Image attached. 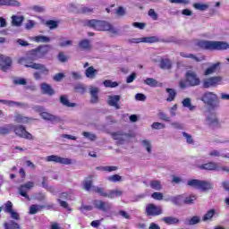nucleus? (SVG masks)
<instances>
[{"mask_svg": "<svg viewBox=\"0 0 229 229\" xmlns=\"http://www.w3.org/2000/svg\"><path fill=\"white\" fill-rule=\"evenodd\" d=\"M152 130H164L165 128V124L160 122H154L151 124Z\"/></svg>", "mask_w": 229, "mask_h": 229, "instance_id": "nucleus-50", "label": "nucleus"}, {"mask_svg": "<svg viewBox=\"0 0 229 229\" xmlns=\"http://www.w3.org/2000/svg\"><path fill=\"white\" fill-rule=\"evenodd\" d=\"M153 199H157V201H162L164 199V194L162 192H154L151 195Z\"/></svg>", "mask_w": 229, "mask_h": 229, "instance_id": "nucleus-57", "label": "nucleus"}, {"mask_svg": "<svg viewBox=\"0 0 229 229\" xmlns=\"http://www.w3.org/2000/svg\"><path fill=\"white\" fill-rule=\"evenodd\" d=\"M4 105H7V106H24V104L21 102H15L13 100H4L3 101Z\"/></svg>", "mask_w": 229, "mask_h": 229, "instance_id": "nucleus-48", "label": "nucleus"}, {"mask_svg": "<svg viewBox=\"0 0 229 229\" xmlns=\"http://www.w3.org/2000/svg\"><path fill=\"white\" fill-rule=\"evenodd\" d=\"M164 223L166 225H176V223H179L180 221L176 217L173 216H166L163 218Z\"/></svg>", "mask_w": 229, "mask_h": 229, "instance_id": "nucleus-44", "label": "nucleus"}, {"mask_svg": "<svg viewBox=\"0 0 229 229\" xmlns=\"http://www.w3.org/2000/svg\"><path fill=\"white\" fill-rule=\"evenodd\" d=\"M119 167L114 165H106V166H98V171H106V173H114V171H117Z\"/></svg>", "mask_w": 229, "mask_h": 229, "instance_id": "nucleus-33", "label": "nucleus"}, {"mask_svg": "<svg viewBox=\"0 0 229 229\" xmlns=\"http://www.w3.org/2000/svg\"><path fill=\"white\" fill-rule=\"evenodd\" d=\"M160 39L157 37L151 36V37H145L141 38H132L131 42L132 44H139L140 42L146 43V44H155L157 42H159Z\"/></svg>", "mask_w": 229, "mask_h": 229, "instance_id": "nucleus-13", "label": "nucleus"}, {"mask_svg": "<svg viewBox=\"0 0 229 229\" xmlns=\"http://www.w3.org/2000/svg\"><path fill=\"white\" fill-rule=\"evenodd\" d=\"M186 83H188L189 87H198L200 85L201 80L198 77V74L195 72L188 71L185 74Z\"/></svg>", "mask_w": 229, "mask_h": 229, "instance_id": "nucleus-7", "label": "nucleus"}, {"mask_svg": "<svg viewBox=\"0 0 229 229\" xmlns=\"http://www.w3.org/2000/svg\"><path fill=\"white\" fill-rule=\"evenodd\" d=\"M107 180H108L109 182H121L122 177H121V175H119V174H114V175L109 176V177L107 178Z\"/></svg>", "mask_w": 229, "mask_h": 229, "instance_id": "nucleus-60", "label": "nucleus"}, {"mask_svg": "<svg viewBox=\"0 0 229 229\" xmlns=\"http://www.w3.org/2000/svg\"><path fill=\"white\" fill-rule=\"evenodd\" d=\"M83 137H85L86 139H89V140H96V139H98V137L96 136V134L89 132V131H84L82 132Z\"/></svg>", "mask_w": 229, "mask_h": 229, "instance_id": "nucleus-53", "label": "nucleus"}, {"mask_svg": "<svg viewBox=\"0 0 229 229\" xmlns=\"http://www.w3.org/2000/svg\"><path fill=\"white\" fill-rule=\"evenodd\" d=\"M33 187H35V182H27L26 183L21 184V185L19 186L18 192L23 198L28 199V201H30V196L28 195V192H30V191H31V189H33Z\"/></svg>", "mask_w": 229, "mask_h": 229, "instance_id": "nucleus-8", "label": "nucleus"}, {"mask_svg": "<svg viewBox=\"0 0 229 229\" xmlns=\"http://www.w3.org/2000/svg\"><path fill=\"white\" fill-rule=\"evenodd\" d=\"M166 92L168 94V98H166V101H168V103H171V101H174L176 98V90L171 88H167Z\"/></svg>", "mask_w": 229, "mask_h": 229, "instance_id": "nucleus-34", "label": "nucleus"}, {"mask_svg": "<svg viewBox=\"0 0 229 229\" xmlns=\"http://www.w3.org/2000/svg\"><path fill=\"white\" fill-rule=\"evenodd\" d=\"M14 85H27L28 81L26 79L20 78L13 81Z\"/></svg>", "mask_w": 229, "mask_h": 229, "instance_id": "nucleus-61", "label": "nucleus"}, {"mask_svg": "<svg viewBox=\"0 0 229 229\" xmlns=\"http://www.w3.org/2000/svg\"><path fill=\"white\" fill-rule=\"evenodd\" d=\"M180 56H182V58H191L195 62H205V60H207V56L205 55H200L199 57H198L194 54H187L185 52H181Z\"/></svg>", "mask_w": 229, "mask_h": 229, "instance_id": "nucleus-16", "label": "nucleus"}, {"mask_svg": "<svg viewBox=\"0 0 229 229\" xmlns=\"http://www.w3.org/2000/svg\"><path fill=\"white\" fill-rule=\"evenodd\" d=\"M42 208H44V206L31 205L30 208V214L31 215L37 214V212H39V210H42Z\"/></svg>", "mask_w": 229, "mask_h": 229, "instance_id": "nucleus-49", "label": "nucleus"}, {"mask_svg": "<svg viewBox=\"0 0 229 229\" xmlns=\"http://www.w3.org/2000/svg\"><path fill=\"white\" fill-rule=\"evenodd\" d=\"M26 30H33L35 28V21L29 20L25 24Z\"/></svg>", "mask_w": 229, "mask_h": 229, "instance_id": "nucleus-63", "label": "nucleus"}, {"mask_svg": "<svg viewBox=\"0 0 229 229\" xmlns=\"http://www.w3.org/2000/svg\"><path fill=\"white\" fill-rule=\"evenodd\" d=\"M92 12H94V9L84 6L79 9L78 13H92Z\"/></svg>", "mask_w": 229, "mask_h": 229, "instance_id": "nucleus-58", "label": "nucleus"}, {"mask_svg": "<svg viewBox=\"0 0 229 229\" xmlns=\"http://www.w3.org/2000/svg\"><path fill=\"white\" fill-rule=\"evenodd\" d=\"M98 93H99V89L98 88H93L90 89V94H91L90 103H92L93 105H95L99 101V97L98 96Z\"/></svg>", "mask_w": 229, "mask_h": 229, "instance_id": "nucleus-26", "label": "nucleus"}, {"mask_svg": "<svg viewBox=\"0 0 229 229\" xmlns=\"http://www.w3.org/2000/svg\"><path fill=\"white\" fill-rule=\"evenodd\" d=\"M182 106H184V108H189V110L192 111V110H196V106H192V100L189 98H186L182 100Z\"/></svg>", "mask_w": 229, "mask_h": 229, "instance_id": "nucleus-32", "label": "nucleus"}, {"mask_svg": "<svg viewBox=\"0 0 229 229\" xmlns=\"http://www.w3.org/2000/svg\"><path fill=\"white\" fill-rule=\"evenodd\" d=\"M119 101H121V96L114 95L110 96L108 100L109 106H114L116 110H119L121 106H119Z\"/></svg>", "mask_w": 229, "mask_h": 229, "instance_id": "nucleus-17", "label": "nucleus"}, {"mask_svg": "<svg viewBox=\"0 0 229 229\" xmlns=\"http://www.w3.org/2000/svg\"><path fill=\"white\" fill-rule=\"evenodd\" d=\"M184 203H186L187 205H192V203H194V201H196V196L194 195H190L188 197H186L183 199Z\"/></svg>", "mask_w": 229, "mask_h": 229, "instance_id": "nucleus-55", "label": "nucleus"}, {"mask_svg": "<svg viewBox=\"0 0 229 229\" xmlns=\"http://www.w3.org/2000/svg\"><path fill=\"white\" fill-rule=\"evenodd\" d=\"M31 10H33V12H36V13H42L45 12L46 9L40 5H33L31 7Z\"/></svg>", "mask_w": 229, "mask_h": 229, "instance_id": "nucleus-59", "label": "nucleus"}, {"mask_svg": "<svg viewBox=\"0 0 229 229\" xmlns=\"http://www.w3.org/2000/svg\"><path fill=\"white\" fill-rule=\"evenodd\" d=\"M216 214V210L214 209H210L209 211H208L204 216H203V221H208L210 219H212V217H214V215Z\"/></svg>", "mask_w": 229, "mask_h": 229, "instance_id": "nucleus-51", "label": "nucleus"}, {"mask_svg": "<svg viewBox=\"0 0 229 229\" xmlns=\"http://www.w3.org/2000/svg\"><path fill=\"white\" fill-rule=\"evenodd\" d=\"M47 162H55V164H63L64 165H71L72 160L67 157H62L56 155L48 156L46 157Z\"/></svg>", "mask_w": 229, "mask_h": 229, "instance_id": "nucleus-11", "label": "nucleus"}, {"mask_svg": "<svg viewBox=\"0 0 229 229\" xmlns=\"http://www.w3.org/2000/svg\"><path fill=\"white\" fill-rule=\"evenodd\" d=\"M149 187L154 191H162V182L158 180H152L149 182Z\"/></svg>", "mask_w": 229, "mask_h": 229, "instance_id": "nucleus-30", "label": "nucleus"}, {"mask_svg": "<svg viewBox=\"0 0 229 229\" xmlns=\"http://www.w3.org/2000/svg\"><path fill=\"white\" fill-rule=\"evenodd\" d=\"M93 206L98 210H101L102 212H110L112 210V203L108 201H103L101 199H95L93 201Z\"/></svg>", "mask_w": 229, "mask_h": 229, "instance_id": "nucleus-10", "label": "nucleus"}, {"mask_svg": "<svg viewBox=\"0 0 229 229\" xmlns=\"http://www.w3.org/2000/svg\"><path fill=\"white\" fill-rule=\"evenodd\" d=\"M200 169H206L207 171H227L229 172V168L226 166L219 167L217 164L214 162L206 163L200 165Z\"/></svg>", "mask_w": 229, "mask_h": 229, "instance_id": "nucleus-12", "label": "nucleus"}, {"mask_svg": "<svg viewBox=\"0 0 229 229\" xmlns=\"http://www.w3.org/2000/svg\"><path fill=\"white\" fill-rule=\"evenodd\" d=\"M4 226L5 229H20L21 228L19 224L15 223L13 220H11L10 222H5Z\"/></svg>", "mask_w": 229, "mask_h": 229, "instance_id": "nucleus-38", "label": "nucleus"}, {"mask_svg": "<svg viewBox=\"0 0 229 229\" xmlns=\"http://www.w3.org/2000/svg\"><path fill=\"white\" fill-rule=\"evenodd\" d=\"M40 116L42 117V119H44L45 121H51L52 123L55 121H58V117L47 113V112H42L40 114Z\"/></svg>", "mask_w": 229, "mask_h": 229, "instance_id": "nucleus-28", "label": "nucleus"}, {"mask_svg": "<svg viewBox=\"0 0 229 229\" xmlns=\"http://www.w3.org/2000/svg\"><path fill=\"white\" fill-rule=\"evenodd\" d=\"M148 216H160L162 214V208L155 206V204H148L146 208Z\"/></svg>", "mask_w": 229, "mask_h": 229, "instance_id": "nucleus-15", "label": "nucleus"}, {"mask_svg": "<svg viewBox=\"0 0 229 229\" xmlns=\"http://www.w3.org/2000/svg\"><path fill=\"white\" fill-rule=\"evenodd\" d=\"M31 121H33V118L26 117L22 114H17L15 116V122L21 124H29Z\"/></svg>", "mask_w": 229, "mask_h": 229, "instance_id": "nucleus-24", "label": "nucleus"}, {"mask_svg": "<svg viewBox=\"0 0 229 229\" xmlns=\"http://www.w3.org/2000/svg\"><path fill=\"white\" fill-rule=\"evenodd\" d=\"M182 199H184L183 195H178V196H175V197H171L169 199V201L174 203V205H180V203H182Z\"/></svg>", "mask_w": 229, "mask_h": 229, "instance_id": "nucleus-46", "label": "nucleus"}, {"mask_svg": "<svg viewBox=\"0 0 229 229\" xmlns=\"http://www.w3.org/2000/svg\"><path fill=\"white\" fill-rule=\"evenodd\" d=\"M45 26H47L49 30H56V28H58V21L55 20H48L45 22Z\"/></svg>", "mask_w": 229, "mask_h": 229, "instance_id": "nucleus-42", "label": "nucleus"}, {"mask_svg": "<svg viewBox=\"0 0 229 229\" xmlns=\"http://www.w3.org/2000/svg\"><path fill=\"white\" fill-rule=\"evenodd\" d=\"M0 6H21V2L16 0H0Z\"/></svg>", "mask_w": 229, "mask_h": 229, "instance_id": "nucleus-25", "label": "nucleus"}, {"mask_svg": "<svg viewBox=\"0 0 229 229\" xmlns=\"http://www.w3.org/2000/svg\"><path fill=\"white\" fill-rule=\"evenodd\" d=\"M83 187L85 191H92L93 187L96 186H92V180H85L83 182Z\"/></svg>", "mask_w": 229, "mask_h": 229, "instance_id": "nucleus-52", "label": "nucleus"}, {"mask_svg": "<svg viewBox=\"0 0 229 229\" xmlns=\"http://www.w3.org/2000/svg\"><path fill=\"white\" fill-rule=\"evenodd\" d=\"M92 191L102 198H108V190H105V188L95 186L92 188Z\"/></svg>", "mask_w": 229, "mask_h": 229, "instance_id": "nucleus-27", "label": "nucleus"}, {"mask_svg": "<svg viewBox=\"0 0 229 229\" xmlns=\"http://www.w3.org/2000/svg\"><path fill=\"white\" fill-rule=\"evenodd\" d=\"M12 130H13V125L12 124L0 127V135H8Z\"/></svg>", "mask_w": 229, "mask_h": 229, "instance_id": "nucleus-36", "label": "nucleus"}, {"mask_svg": "<svg viewBox=\"0 0 229 229\" xmlns=\"http://www.w3.org/2000/svg\"><path fill=\"white\" fill-rule=\"evenodd\" d=\"M201 101L208 105L209 110H216L219 107V98L214 92L208 91L201 97Z\"/></svg>", "mask_w": 229, "mask_h": 229, "instance_id": "nucleus-4", "label": "nucleus"}, {"mask_svg": "<svg viewBox=\"0 0 229 229\" xmlns=\"http://www.w3.org/2000/svg\"><path fill=\"white\" fill-rule=\"evenodd\" d=\"M74 90L78 94H84L85 92H87V88L85 87V85L79 83L74 86Z\"/></svg>", "mask_w": 229, "mask_h": 229, "instance_id": "nucleus-43", "label": "nucleus"}, {"mask_svg": "<svg viewBox=\"0 0 229 229\" xmlns=\"http://www.w3.org/2000/svg\"><path fill=\"white\" fill-rule=\"evenodd\" d=\"M60 103L63 104L64 106H67V108H74V106H76V103L69 101L67 95H63L60 97Z\"/></svg>", "mask_w": 229, "mask_h": 229, "instance_id": "nucleus-20", "label": "nucleus"}, {"mask_svg": "<svg viewBox=\"0 0 229 229\" xmlns=\"http://www.w3.org/2000/svg\"><path fill=\"white\" fill-rule=\"evenodd\" d=\"M193 8H195V10H199L200 12H205V10L208 9V4H201V3H195V4H193Z\"/></svg>", "mask_w": 229, "mask_h": 229, "instance_id": "nucleus-45", "label": "nucleus"}, {"mask_svg": "<svg viewBox=\"0 0 229 229\" xmlns=\"http://www.w3.org/2000/svg\"><path fill=\"white\" fill-rule=\"evenodd\" d=\"M144 83L145 85H148V87H158V81L153 78H147Z\"/></svg>", "mask_w": 229, "mask_h": 229, "instance_id": "nucleus-47", "label": "nucleus"}, {"mask_svg": "<svg viewBox=\"0 0 229 229\" xmlns=\"http://www.w3.org/2000/svg\"><path fill=\"white\" fill-rule=\"evenodd\" d=\"M103 84L106 89H115V87H119V83L117 81H112V80H106Z\"/></svg>", "mask_w": 229, "mask_h": 229, "instance_id": "nucleus-37", "label": "nucleus"}, {"mask_svg": "<svg viewBox=\"0 0 229 229\" xmlns=\"http://www.w3.org/2000/svg\"><path fill=\"white\" fill-rule=\"evenodd\" d=\"M159 67L161 69L169 70L173 67V64L171 63V60H169V59H161L160 64H159Z\"/></svg>", "mask_w": 229, "mask_h": 229, "instance_id": "nucleus-29", "label": "nucleus"}, {"mask_svg": "<svg viewBox=\"0 0 229 229\" xmlns=\"http://www.w3.org/2000/svg\"><path fill=\"white\" fill-rule=\"evenodd\" d=\"M53 47L51 45H39L36 48H33L28 52L27 56L21 57L18 60V64L24 65L29 69H34L35 71H41L45 75L49 74V69L45 66V64L35 63L37 60H44L47 58L49 53Z\"/></svg>", "mask_w": 229, "mask_h": 229, "instance_id": "nucleus-1", "label": "nucleus"}, {"mask_svg": "<svg viewBox=\"0 0 229 229\" xmlns=\"http://www.w3.org/2000/svg\"><path fill=\"white\" fill-rule=\"evenodd\" d=\"M199 221H201V219L199 218V216H193L189 220L188 225H198V223H199Z\"/></svg>", "mask_w": 229, "mask_h": 229, "instance_id": "nucleus-62", "label": "nucleus"}, {"mask_svg": "<svg viewBox=\"0 0 229 229\" xmlns=\"http://www.w3.org/2000/svg\"><path fill=\"white\" fill-rule=\"evenodd\" d=\"M0 208H2V210H4L5 214H10L13 211V204L12 203V201H7L4 204V207H0Z\"/></svg>", "mask_w": 229, "mask_h": 229, "instance_id": "nucleus-35", "label": "nucleus"}, {"mask_svg": "<svg viewBox=\"0 0 229 229\" xmlns=\"http://www.w3.org/2000/svg\"><path fill=\"white\" fill-rule=\"evenodd\" d=\"M33 41L38 42V43L51 42V38H49V37H47V36L39 35V36H35L33 38Z\"/></svg>", "mask_w": 229, "mask_h": 229, "instance_id": "nucleus-40", "label": "nucleus"}, {"mask_svg": "<svg viewBox=\"0 0 229 229\" xmlns=\"http://www.w3.org/2000/svg\"><path fill=\"white\" fill-rule=\"evenodd\" d=\"M120 196H123V191L119 189L107 190L108 199H114V198H119Z\"/></svg>", "mask_w": 229, "mask_h": 229, "instance_id": "nucleus-18", "label": "nucleus"}, {"mask_svg": "<svg viewBox=\"0 0 229 229\" xmlns=\"http://www.w3.org/2000/svg\"><path fill=\"white\" fill-rule=\"evenodd\" d=\"M79 47L82 49V51H89L92 49V45L90 44V40L85 38L79 42Z\"/></svg>", "mask_w": 229, "mask_h": 229, "instance_id": "nucleus-21", "label": "nucleus"}, {"mask_svg": "<svg viewBox=\"0 0 229 229\" xmlns=\"http://www.w3.org/2000/svg\"><path fill=\"white\" fill-rule=\"evenodd\" d=\"M187 185L193 187V189H199V191H208L214 187V184L210 182L200 181L198 179H191L188 181Z\"/></svg>", "mask_w": 229, "mask_h": 229, "instance_id": "nucleus-5", "label": "nucleus"}, {"mask_svg": "<svg viewBox=\"0 0 229 229\" xmlns=\"http://www.w3.org/2000/svg\"><path fill=\"white\" fill-rule=\"evenodd\" d=\"M219 65H221V63L213 64L204 72V76H210V74H214V72L219 69Z\"/></svg>", "mask_w": 229, "mask_h": 229, "instance_id": "nucleus-23", "label": "nucleus"}, {"mask_svg": "<svg viewBox=\"0 0 229 229\" xmlns=\"http://www.w3.org/2000/svg\"><path fill=\"white\" fill-rule=\"evenodd\" d=\"M57 58H58L59 62H62V64H65V62H67V60H69V57L67 55H65V53H64V52H59Z\"/></svg>", "mask_w": 229, "mask_h": 229, "instance_id": "nucleus-54", "label": "nucleus"}, {"mask_svg": "<svg viewBox=\"0 0 229 229\" xmlns=\"http://www.w3.org/2000/svg\"><path fill=\"white\" fill-rule=\"evenodd\" d=\"M84 26L96 30L97 31H110L114 35L117 33V30L112 26L109 22L100 20H87L84 22Z\"/></svg>", "mask_w": 229, "mask_h": 229, "instance_id": "nucleus-2", "label": "nucleus"}, {"mask_svg": "<svg viewBox=\"0 0 229 229\" xmlns=\"http://www.w3.org/2000/svg\"><path fill=\"white\" fill-rule=\"evenodd\" d=\"M98 74V70L94 68V66H89L85 70L86 78H89V80H94Z\"/></svg>", "mask_w": 229, "mask_h": 229, "instance_id": "nucleus-22", "label": "nucleus"}, {"mask_svg": "<svg viewBox=\"0 0 229 229\" xmlns=\"http://www.w3.org/2000/svg\"><path fill=\"white\" fill-rule=\"evenodd\" d=\"M41 90L43 94H47V96H54L55 89L51 87V85L44 82L41 84Z\"/></svg>", "mask_w": 229, "mask_h": 229, "instance_id": "nucleus-19", "label": "nucleus"}, {"mask_svg": "<svg viewBox=\"0 0 229 229\" xmlns=\"http://www.w3.org/2000/svg\"><path fill=\"white\" fill-rule=\"evenodd\" d=\"M13 26H21L24 21V16H13Z\"/></svg>", "mask_w": 229, "mask_h": 229, "instance_id": "nucleus-39", "label": "nucleus"}, {"mask_svg": "<svg viewBox=\"0 0 229 229\" xmlns=\"http://www.w3.org/2000/svg\"><path fill=\"white\" fill-rule=\"evenodd\" d=\"M157 117L161 121H165V123H171V117L168 116L165 113H164L162 110H159L157 113Z\"/></svg>", "mask_w": 229, "mask_h": 229, "instance_id": "nucleus-41", "label": "nucleus"}, {"mask_svg": "<svg viewBox=\"0 0 229 229\" xmlns=\"http://www.w3.org/2000/svg\"><path fill=\"white\" fill-rule=\"evenodd\" d=\"M13 130L15 135L21 137V139H26L27 140H33V135L26 131V127L23 125H13Z\"/></svg>", "mask_w": 229, "mask_h": 229, "instance_id": "nucleus-6", "label": "nucleus"}, {"mask_svg": "<svg viewBox=\"0 0 229 229\" xmlns=\"http://www.w3.org/2000/svg\"><path fill=\"white\" fill-rule=\"evenodd\" d=\"M198 46L205 51H226L229 48V44L225 41L200 40Z\"/></svg>", "mask_w": 229, "mask_h": 229, "instance_id": "nucleus-3", "label": "nucleus"}, {"mask_svg": "<svg viewBox=\"0 0 229 229\" xmlns=\"http://www.w3.org/2000/svg\"><path fill=\"white\" fill-rule=\"evenodd\" d=\"M148 17L153 21H158V14L155 12V9H149L148 13Z\"/></svg>", "mask_w": 229, "mask_h": 229, "instance_id": "nucleus-56", "label": "nucleus"}, {"mask_svg": "<svg viewBox=\"0 0 229 229\" xmlns=\"http://www.w3.org/2000/svg\"><path fill=\"white\" fill-rule=\"evenodd\" d=\"M136 101H146V95L142 93H138L135 95Z\"/></svg>", "mask_w": 229, "mask_h": 229, "instance_id": "nucleus-64", "label": "nucleus"}, {"mask_svg": "<svg viewBox=\"0 0 229 229\" xmlns=\"http://www.w3.org/2000/svg\"><path fill=\"white\" fill-rule=\"evenodd\" d=\"M0 67L4 72H6L12 67V58L0 54Z\"/></svg>", "mask_w": 229, "mask_h": 229, "instance_id": "nucleus-14", "label": "nucleus"}, {"mask_svg": "<svg viewBox=\"0 0 229 229\" xmlns=\"http://www.w3.org/2000/svg\"><path fill=\"white\" fill-rule=\"evenodd\" d=\"M223 77L221 76L209 77L203 81V88L210 89V87H217V85H221Z\"/></svg>", "mask_w": 229, "mask_h": 229, "instance_id": "nucleus-9", "label": "nucleus"}, {"mask_svg": "<svg viewBox=\"0 0 229 229\" xmlns=\"http://www.w3.org/2000/svg\"><path fill=\"white\" fill-rule=\"evenodd\" d=\"M207 121L209 126H219V120L216 117V114H211L207 117Z\"/></svg>", "mask_w": 229, "mask_h": 229, "instance_id": "nucleus-31", "label": "nucleus"}]
</instances>
